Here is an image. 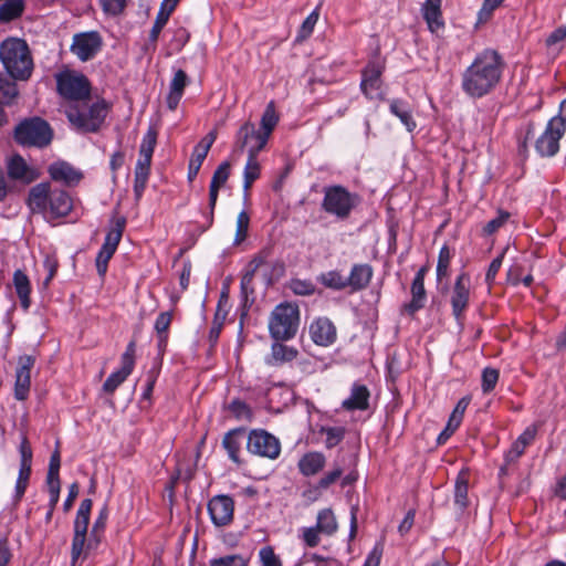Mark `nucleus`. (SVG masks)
<instances>
[{"label":"nucleus","instance_id":"nucleus-1","mask_svg":"<svg viewBox=\"0 0 566 566\" xmlns=\"http://www.w3.org/2000/svg\"><path fill=\"white\" fill-rule=\"evenodd\" d=\"M25 205L32 214H40L45 221L53 222L71 214L74 199L65 189L43 181L30 188Z\"/></svg>","mask_w":566,"mask_h":566},{"label":"nucleus","instance_id":"nucleus-2","mask_svg":"<svg viewBox=\"0 0 566 566\" xmlns=\"http://www.w3.org/2000/svg\"><path fill=\"white\" fill-rule=\"evenodd\" d=\"M0 61L14 81H28L34 69L31 50L25 40L8 38L0 43Z\"/></svg>","mask_w":566,"mask_h":566},{"label":"nucleus","instance_id":"nucleus-3","mask_svg":"<svg viewBox=\"0 0 566 566\" xmlns=\"http://www.w3.org/2000/svg\"><path fill=\"white\" fill-rule=\"evenodd\" d=\"M112 105L105 99L91 104L85 101L72 103L65 108L71 125L81 133H97L103 127Z\"/></svg>","mask_w":566,"mask_h":566},{"label":"nucleus","instance_id":"nucleus-4","mask_svg":"<svg viewBox=\"0 0 566 566\" xmlns=\"http://www.w3.org/2000/svg\"><path fill=\"white\" fill-rule=\"evenodd\" d=\"M495 82V50L481 53L463 75V88L471 96L486 94Z\"/></svg>","mask_w":566,"mask_h":566},{"label":"nucleus","instance_id":"nucleus-5","mask_svg":"<svg viewBox=\"0 0 566 566\" xmlns=\"http://www.w3.org/2000/svg\"><path fill=\"white\" fill-rule=\"evenodd\" d=\"M301 321L296 303L283 302L277 304L269 317V332L274 340H290L297 334Z\"/></svg>","mask_w":566,"mask_h":566},{"label":"nucleus","instance_id":"nucleus-6","mask_svg":"<svg viewBox=\"0 0 566 566\" xmlns=\"http://www.w3.org/2000/svg\"><path fill=\"white\" fill-rule=\"evenodd\" d=\"M323 200L321 203L322 209L329 216L339 220L349 218L352 211L360 203L358 193L350 192L347 188L340 185H333L324 187Z\"/></svg>","mask_w":566,"mask_h":566},{"label":"nucleus","instance_id":"nucleus-7","mask_svg":"<svg viewBox=\"0 0 566 566\" xmlns=\"http://www.w3.org/2000/svg\"><path fill=\"white\" fill-rule=\"evenodd\" d=\"M13 137L21 146L44 148L51 144L53 130L46 120L34 116L20 122L14 128Z\"/></svg>","mask_w":566,"mask_h":566},{"label":"nucleus","instance_id":"nucleus-8","mask_svg":"<svg viewBox=\"0 0 566 566\" xmlns=\"http://www.w3.org/2000/svg\"><path fill=\"white\" fill-rule=\"evenodd\" d=\"M157 137V129L154 126H149L139 147V158L134 171V195L137 201L142 198L148 182Z\"/></svg>","mask_w":566,"mask_h":566},{"label":"nucleus","instance_id":"nucleus-9","mask_svg":"<svg viewBox=\"0 0 566 566\" xmlns=\"http://www.w3.org/2000/svg\"><path fill=\"white\" fill-rule=\"evenodd\" d=\"M56 92L74 103L86 101L91 94V83L81 72L65 69L55 74Z\"/></svg>","mask_w":566,"mask_h":566},{"label":"nucleus","instance_id":"nucleus-10","mask_svg":"<svg viewBox=\"0 0 566 566\" xmlns=\"http://www.w3.org/2000/svg\"><path fill=\"white\" fill-rule=\"evenodd\" d=\"M279 123V115L275 109V103L271 101L261 117V128L256 129L255 125L251 122H245L239 128V138L241 145H245L249 137H253L256 146L265 147L268 140Z\"/></svg>","mask_w":566,"mask_h":566},{"label":"nucleus","instance_id":"nucleus-11","mask_svg":"<svg viewBox=\"0 0 566 566\" xmlns=\"http://www.w3.org/2000/svg\"><path fill=\"white\" fill-rule=\"evenodd\" d=\"M93 507V501L91 499H84L76 512L75 521H74V534L72 538V548H71V565L76 566L80 557L85 553L86 549V541H87V530L91 518V512Z\"/></svg>","mask_w":566,"mask_h":566},{"label":"nucleus","instance_id":"nucleus-12","mask_svg":"<svg viewBox=\"0 0 566 566\" xmlns=\"http://www.w3.org/2000/svg\"><path fill=\"white\" fill-rule=\"evenodd\" d=\"M385 62L379 59L369 60L361 70L360 91L368 99L385 101L382 92V74L385 72Z\"/></svg>","mask_w":566,"mask_h":566},{"label":"nucleus","instance_id":"nucleus-13","mask_svg":"<svg viewBox=\"0 0 566 566\" xmlns=\"http://www.w3.org/2000/svg\"><path fill=\"white\" fill-rule=\"evenodd\" d=\"M247 449L251 454L275 460L281 454V442L264 429H253L248 434Z\"/></svg>","mask_w":566,"mask_h":566},{"label":"nucleus","instance_id":"nucleus-14","mask_svg":"<svg viewBox=\"0 0 566 566\" xmlns=\"http://www.w3.org/2000/svg\"><path fill=\"white\" fill-rule=\"evenodd\" d=\"M103 39L97 31L76 33L73 36L71 52L82 62L90 61L101 51Z\"/></svg>","mask_w":566,"mask_h":566},{"label":"nucleus","instance_id":"nucleus-15","mask_svg":"<svg viewBox=\"0 0 566 566\" xmlns=\"http://www.w3.org/2000/svg\"><path fill=\"white\" fill-rule=\"evenodd\" d=\"M135 353L136 344L134 340L129 342L126 350L122 355V366L118 370L112 373L103 384V391L113 395L115 390L127 379L135 367Z\"/></svg>","mask_w":566,"mask_h":566},{"label":"nucleus","instance_id":"nucleus-16","mask_svg":"<svg viewBox=\"0 0 566 566\" xmlns=\"http://www.w3.org/2000/svg\"><path fill=\"white\" fill-rule=\"evenodd\" d=\"M208 513L217 527L230 525L234 518V501L230 495L219 494L208 502Z\"/></svg>","mask_w":566,"mask_h":566},{"label":"nucleus","instance_id":"nucleus-17","mask_svg":"<svg viewBox=\"0 0 566 566\" xmlns=\"http://www.w3.org/2000/svg\"><path fill=\"white\" fill-rule=\"evenodd\" d=\"M565 133V126L560 118H551L544 133L536 142V150L546 157L554 156L559 149V139Z\"/></svg>","mask_w":566,"mask_h":566},{"label":"nucleus","instance_id":"nucleus-18","mask_svg":"<svg viewBox=\"0 0 566 566\" xmlns=\"http://www.w3.org/2000/svg\"><path fill=\"white\" fill-rule=\"evenodd\" d=\"M35 357L22 355L18 358L14 381V398L20 401L28 399L31 388V370L34 367Z\"/></svg>","mask_w":566,"mask_h":566},{"label":"nucleus","instance_id":"nucleus-19","mask_svg":"<svg viewBox=\"0 0 566 566\" xmlns=\"http://www.w3.org/2000/svg\"><path fill=\"white\" fill-rule=\"evenodd\" d=\"M470 285H471L470 276H469V274H467L464 272L461 273L460 275H458V277L454 282V285H453V289L451 292L450 302H451V306H452V313L458 321L461 319L463 312L469 306Z\"/></svg>","mask_w":566,"mask_h":566},{"label":"nucleus","instance_id":"nucleus-20","mask_svg":"<svg viewBox=\"0 0 566 566\" xmlns=\"http://www.w3.org/2000/svg\"><path fill=\"white\" fill-rule=\"evenodd\" d=\"M48 174L52 181L66 187L77 186L84 177L81 170L65 160H56L49 165Z\"/></svg>","mask_w":566,"mask_h":566},{"label":"nucleus","instance_id":"nucleus-21","mask_svg":"<svg viewBox=\"0 0 566 566\" xmlns=\"http://www.w3.org/2000/svg\"><path fill=\"white\" fill-rule=\"evenodd\" d=\"M308 333L313 343L323 347L333 345L337 338L336 327L327 317H318L313 321Z\"/></svg>","mask_w":566,"mask_h":566},{"label":"nucleus","instance_id":"nucleus-22","mask_svg":"<svg viewBox=\"0 0 566 566\" xmlns=\"http://www.w3.org/2000/svg\"><path fill=\"white\" fill-rule=\"evenodd\" d=\"M7 174L12 180L30 185L40 178V171L30 167L21 155H13L7 163Z\"/></svg>","mask_w":566,"mask_h":566},{"label":"nucleus","instance_id":"nucleus-23","mask_svg":"<svg viewBox=\"0 0 566 566\" xmlns=\"http://www.w3.org/2000/svg\"><path fill=\"white\" fill-rule=\"evenodd\" d=\"M441 6L442 0H426L421 8L422 17L432 33H437L444 28Z\"/></svg>","mask_w":566,"mask_h":566},{"label":"nucleus","instance_id":"nucleus-24","mask_svg":"<svg viewBox=\"0 0 566 566\" xmlns=\"http://www.w3.org/2000/svg\"><path fill=\"white\" fill-rule=\"evenodd\" d=\"M369 389L365 385L355 382L349 397L342 402V408L347 411L367 410L369 408Z\"/></svg>","mask_w":566,"mask_h":566},{"label":"nucleus","instance_id":"nucleus-25","mask_svg":"<svg viewBox=\"0 0 566 566\" xmlns=\"http://www.w3.org/2000/svg\"><path fill=\"white\" fill-rule=\"evenodd\" d=\"M374 275L371 265L367 263L354 264L347 279V285L353 292L365 290Z\"/></svg>","mask_w":566,"mask_h":566},{"label":"nucleus","instance_id":"nucleus-26","mask_svg":"<svg viewBox=\"0 0 566 566\" xmlns=\"http://www.w3.org/2000/svg\"><path fill=\"white\" fill-rule=\"evenodd\" d=\"M188 83L189 77L187 73L181 69L177 70L174 74L172 80L170 81L169 92L166 98L167 107L170 111H175L178 107L179 102L182 98L184 91Z\"/></svg>","mask_w":566,"mask_h":566},{"label":"nucleus","instance_id":"nucleus-27","mask_svg":"<svg viewBox=\"0 0 566 566\" xmlns=\"http://www.w3.org/2000/svg\"><path fill=\"white\" fill-rule=\"evenodd\" d=\"M264 147H259L254 145L248 155V160L243 170V189L245 192L250 190L253 182L260 178L261 175V166L258 161V155Z\"/></svg>","mask_w":566,"mask_h":566},{"label":"nucleus","instance_id":"nucleus-28","mask_svg":"<svg viewBox=\"0 0 566 566\" xmlns=\"http://www.w3.org/2000/svg\"><path fill=\"white\" fill-rule=\"evenodd\" d=\"M243 434V428L232 429L224 434L222 440V447L226 449L228 457L238 465L242 463V460L240 459V450Z\"/></svg>","mask_w":566,"mask_h":566},{"label":"nucleus","instance_id":"nucleus-29","mask_svg":"<svg viewBox=\"0 0 566 566\" xmlns=\"http://www.w3.org/2000/svg\"><path fill=\"white\" fill-rule=\"evenodd\" d=\"M109 511L107 505H104L99 511L98 514L93 523L90 537L87 539L86 549L97 548V546L101 544L104 532L107 525Z\"/></svg>","mask_w":566,"mask_h":566},{"label":"nucleus","instance_id":"nucleus-30","mask_svg":"<svg viewBox=\"0 0 566 566\" xmlns=\"http://www.w3.org/2000/svg\"><path fill=\"white\" fill-rule=\"evenodd\" d=\"M389 111L400 119L408 132L411 133L416 129L417 123L412 117V109L408 102L400 98H394L389 101Z\"/></svg>","mask_w":566,"mask_h":566},{"label":"nucleus","instance_id":"nucleus-31","mask_svg":"<svg viewBox=\"0 0 566 566\" xmlns=\"http://www.w3.org/2000/svg\"><path fill=\"white\" fill-rule=\"evenodd\" d=\"M13 286L19 297L20 305L24 311H28L31 306V282L28 275L20 269L13 273Z\"/></svg>","mask_w":566,"mask_h":566},{"label":"nucleus","instance_id":"nucleus-32","mask_svg":"<svg viewBox=\"0 0 566 566\" xmlns=\"http://www.w3.org/2000/svg\"><path fill=\"white\" fill-rule=\"evenodd\" d=\"M326 463V458L322 452L313 451L305 453L298 461V470L305 476L315 475Z\"/></svg>","mask_w":566,"mask_h":566},{"label":"nucleus","instance_id":"nucleus-33","mask_svg":"<svg viewBox=\"0 0 566 566\" xmlns=\"http://www.w3.org/2000/svg\"><path fill=\"white\" fill-rule=\"evenodd\" d=\"M171 322L172 311L161 312L155 321L154 329L157 334V346L161 354L165 352L168 344Z\"/></svg>","mask_w":566,"mask_h":566},{"label":"nucleus","instance_id":"nucleus-34","mask_svg":"<svg viewBox=\"0 0 566 566\" xmlns=\"http://www.w3.org/2000/svg\"><path fill=\"white\" fill-rule=\"evenodd\" d=\"M426 298L424 282L412 281L411 301L403 304V311L410 316L415 315L419 310L424 307Z\"/></svg>","mask_w":566,"mask_h":566},{"label":"nucleus","instance_id":"nucleus-35","mask_svg":"<svg viewBox=\"0 0 566 566\" xmlns=\"http://www.w3.org/2000/svg\"><path fill=\"white\" fill-rule=\"evenodd\" d=\"M126 228V218L120 216L112 219V226L105 235L103 245L115 251Z\"/></svg>","mask_w":566,"mask_h":566},{"label":"nucleus","instance_id":"nucleus-36","mask_svg":"<svg viewBox=\"0 0 566 566\" xmlns=\"http://www.w3.org/2000/svg\"><path fill=\"white\" fill-rule=\"evenodd\" d=\"M0 6V22L9 23L22 17L25 10L24 0H3Z\"/></svg>","mask_w":566,"mask_h":566},{"label":"nucleus","instance_id":"nucleus-37","mask_svg":"<svg viewBox=\"0 0 566 566\" xmlns=\"http://www.w3.org/2000/svg\"><path fill=\"white\" fill-rule=\"evenodd\" d=\"M325 536H332L337 532L338 524L331 509H323L317 513L316 525Z\"/></svg>","mask_w":566,"mask_h":566},{"label":"nucleus","instance_id":"nucleus-38","mask_svg":"<svg viewBox=\"0 0 566 566\" xmlns=\"http://www.w3.org/2000/svg\"><path fill=\"white\" fill-rule=\"evenodd\" d=\"M469 474L464 471H461L455 480L454 485V503L461 510H464L469 505Z\"/></svg>","mask_w":566,"mask_h":566},{"label":"nucleus","instance_id":"nucleus-39","mask_svg":"<svg viewBox=\"0 0 566 566\" xmlns=\"http://www.w3.org/2000/svg\"><path fill=\"white\" fill-rule=\"evenodd\" d=\"M283 342L275 340L271 347L272 357L276 364L293 361L298 355V350L295 347L287 346Z\"/></svg>","mask_w":566,"mask_h":566},{"label":"nucleus","instance_id":"nucleus-40","mask_svg":"<svg viewBox=\"0 0 566 566\" xmlns=\"http://www.w3.org/2000/svg\"><path fill=\"white\" fill-rule=\"evenodd\" d=\"M318 433L324 434L326 437L324 442L325 447L327 449H333L344 440L346 429L344 427L322 426L318 430Z\"/></svg>","mask_w":566,"mask_h":566},{"label":"nucleus","instance_id":"nucleus-41","mask_svg":"<svg viewBox=\"0 0 566 566\" xmlns=\"http://www.w3.org/2000/svg\"><path fill=\"white\" fill-rule=\"evenodd\" d=\"M318 281L328 289L340 291L348 287L347 279L344 277L338 271L333 270L322 273L318 276Z\"/></svg>","mask_w":566,"mask_h":566},{"label":"nucleus","instance_id":"nucleus-42","mask_svg":"<svg viewBox=\"0 0 566 566\" xmlns=\"http://www.w3.org/2000/svg\"><path fill=\"white\" fill-rule=\"evenodd\" d=\"M174 9L167 7L166 4L160 6L159 12L157 13V17L155 19L154 25L150 30L149 39L153 42H156L161 30L166 25V23L169 20L170 14L172 13Z\"/></svg>","mask_w":566,"mask_h":566},{"label":"nucleus","instance_id":"nucleus-43","mask_svg":"<svg viewBox=\"0 0 566 566\" xmlns=\"http://www.w3.org/2000/svg\"><path fill=\"white\" fill-rule=\"evenodd\" d=\"M18 96V87L12 78L0 74V103L10 105Z\"/></svg>","mask_w":566,"mask_h":566},{"label":"nucleus","instance_id":"nucleus-44","mask_svg":"<svg viewBox=\"0 0 566 566\" xmlns=\"http://www.w3.org/2000/svg\"><path fill=\"white\" fill-rule=\"evenodd\" d=\"M452 259V252L449 245L444 244L438 255L437 263V279L438 281H442L443 279L449 277V268Z\"/></svg>","mask_w":566,"mask_h":566},{"label":"nucleus","instance_id":"nucleus-45","mask_svg":"<svg viewBox=\"0 0 566 566\" xmlns=\"http://www.w3.org/2000/svg\"><path fill=\"white\" fill-rule=\"evenodd\" d=\"M249 227L250 214L245 210H242L237 218V230L233 242L235 245H239L243 241H245V239L248 238Z\"/></svg>","mask_w":566,"mask_h":566},{"label":"nucleus","instance_id":"nucleus-46","mask_svg":"<svg viewBox=\"0 0 566 566\" xmlns=\"http://www.w3.org/2000/svg\"><path fill=\"white\" fill-rule=\"evenodd\" d=\"M289 289L301 296L313 295L316 291L315 284L311 280L292 279L289 282Z\"/></svg>","mask_w":566,"mask_h":566},{"label":"nucleus","instance_id":"nucleus-47","mask_svg":"<svg viewBox=\"0 0 566 566\" xmlns=\"http://www.w3.org/2000/svg\"><path fill=\"white\" fill-rule=\"evenodd\" d=\"M228 410L238 420H251L252 419V410L249 407L248 403H245L243 400L237 398L233 399L228 405Z\"/></svg>","mask_w":566,"mask_h":566},{"label":"nucleus","instance_id":"nucleus-48","mask_svg":"<svg viewBox=\"0 0 566 566\" xmlns=\"http://www.w3.org/2000/svg\"><path fill=\"white\" fill-rule=\"evenodd\" d=\"M60 467H61V452L60 443L56 442L55 450L52 452L49 469L46 474V481H60Z\"/></svg>","mask_w":566,"mask_h":566},{"label":"nucleus","instance_id":"nucleus-49","mask_svg":"<svg viewBox=\"0 0 566 566\" xmlns=\"http://www.w3.org/2000/svg\"><path fill=\"white\" fill-rule=\"evenodd\" d=\"M231 165L229 161L221 163L218 168L214 170L210 185H214L216 187H223L229 179Z\"/></svg>","mask_w":566,"mask_h":566},{"label":"nucleus","instance_id":"nucleus-50","mask_svg":"<svg viewBox=\"0 0 566 566\" xmlns=\"http://www.w3.org/2000/svg\"><path fill=\"white\" fill-rule=\"evenodd\" d=\"M160 373V364L154 365L146 374L145 388L142 394L143 399H150L155 384Z\"/></svg>","mask_w":566,"mask_h":566},{"label":"nucleus","instance_id":"nucleus-51","mask_svg":"<svg viewBox=\"0 0 566 566\" xmlns=\"http://www.w3.org/2000/svg\"><path fill=\"white\" fill-rule=\"evenodd\" d=\"M115 251L102 245L101 250L96 255V270L99 276H104L107 272L108 262L114 255Z\"/></svg>","mask_w":566,"mask_h":566},{"label":"nucleus","instance_id":"nucleus-52","mask_svg":"<svg viewBox=\"0 0 566 566\" xmlns=\"http://www.w3.org/2000/svg\"><path fill=\"white\" fill-rule=\"evenodd\" d=\"M31 475V468L29 467H20L19 476L15 483V499L19 501L23 497L25 490L29 484Z\"/></svg>","mask_w":566,"mask_h":566},{"label":"nucleus","instance_id":"nucleus-53","mask_svg":"<svg viewBox=\"0 0 566 566\" xmlns=\"http://www.w3.org/2000/svg\"><path fill=\"white\" fill-rule=\"evenodd\" d=\"M261 566H283L281 558L275 554L272 546H264L259 552Z\"/></svg>","mask_w":566,"mask_h":566},{"label":"nucleus","instance_id":"nucleus-54","mask_svg":"<svg viewBox=\"0 0 566 566\" xmlns=\"http://www.w3.org/2000/svg\"><path fill=\"white\" fill-rule=\"evenodd\" d=\"M319 534L322 533L316 526L303 527L301 538L307 547L313 548L321 542Z\"/></svg>","mask_w":566,"mask_h":566},{"label":"nucleus","instance_id":"nucleus-55","mask_svg":"<svg viewBox=\"0 0 566 566\" xmlns=\"http://www.w3.org/2000/svg\"><path fill=\"white\" fill-rule=\"evenodd\" d=\"M210 566H248V563L241 555H227L210 560Z\"/></svg>","mask_w":566,"mask_h":566},{"label":"nucleus","instance_id":"nucleus-56","mask_svg":"<svg viewBox=\"0 0 566 566\" xmlns=\"http://www.w3.org/2000/svg\"><path fill=\"white\" fill-rule=\"evenodd\" d=\"M470 402H471V396L462 397L458 401L453 411L451 412L449 420H451L452 423H458L460 426L463 420L464 412H465L468 406L470 405Z\"/></svg>","mask_w":566,"mask_h":566},{"label":"nucleus","instance_id":"nucleus-57","mask_svg":"<svg viewBox=\"0 0 566 566\" xmlns=\"http://www.w3.org/2000/svg\"><path fill=\"white\" fill-rule=\"evenodd\" d=\"M101 7L106 14L118 15L125 7L126 0H99Z\"/></svg>","mask_w":566,"mask_h":566},{"label":"nucleus","instance_id":"nucleus-58","mask_svg":"<svg viewBox=\"0 0 566 566\" xmlns=\"http://www.w3.org/2000/svg\"><path fill=\"white\" fill-rule=\"evenodd\" d=\"M317 20H318V12L316 10H314L303 21L300 32H298V38H302V39L308 38L312 34L314 27L317 23Z\"/></svg>","mask_w":566,"mask_h":566},{"label":"nucleus","instance_id":"nucleus-59","mask_svg":"<svg viewBox=\"0 0 566 566\" xmlns=\"http://www.w3.org/2000/svg\"><path fill=\"white\" fill-rule=\"evenodd\" d=\"M495 388V369L486 367L482 373V392L489 394Z\"/></svg>","mask_w":566,"mask_h":566},{"label":"nucleus","instance_id":"nucleus-60","mask_svg":"<svg viewBox=\"0 0 566 566\" xmlns=\"http://www.w3.org/2000/svg\"><path fill=\"white\" fill-rule=\"evenodd\" d=\"M495 10V0H484L482 8L478 13L476 25L488 22Z\"/></svg>","mask_w":566,"mask_h":566},{"label":"nucleus","instance_id":"nucleus-61","mask_svg":"<svg viewBox=\"0 0 566 566\" xmlns=\"http://www.w3.org/2000/svg\"><path fill=\"white\" fill-rule=\"evenodd\" d=\"M19 450H20V455H21L20 467L31 468L32 449H31L28 438L25 436L22 438Z\"/></svg>","mask_w":566,"mask_h":566},{"label":"nucleus","instance_id":"nucleus-62","mask_svg":"<svg viewBox=\"0 0 566 566\" xmlns=\"http://www.w3.org/2000/svg\"><path fill=\"white\" fill-rule=\"evenodd\" d=\"M228 303H229V296L228 291L223 290L221 292L220 298L218 301L217 310L214 313V317H219V321H226L228 315Z\"/></svg>","mask_w":566,"mask_h":566},{"label":"nucleus","instance_id":"nucleus-63","mask_svg":"<svg viewBox=\"0 0 566 566\" xmlns=\"http://www.w3.org/2000/svg\"><path fill=\"white\" fill-rule=\"evenodd\" d=\"M343 474V470L340 468H335L334 470L327 472L319 481V489H327L329 485L335 483Z\"/></svg>","mask_w":566,"mask_h":566},{"label":"nucleus","instance_id":"nucleus-64","mask_svg":"<svg viewBox=\"0 0 566 566\" xmlns=\"http://www.w3.org/2000/svg\"><path fill=\"white\" fill-rule=\"evenodd\" d=\"M12 557L9 539L6 535L0 536V566H8Z\"/></svg>","mask_w":566,"mask_h":566}]
</instances>
